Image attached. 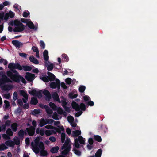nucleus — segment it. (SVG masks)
I'll return each instance as SVG.
<instances>
[{
    "mask_svg": "<svg viewBox=\"0 0 157 157\" xmlns=\"http://www.w3.org/2000/svg\"><path fill=\"white\" fill-rule=\"evenodd\" d=\"M10 70L7 71L6 74L7 76L14 82L19 83L21 82L24 84L26 83L25 79L21 76L15 69L21 70L23 69L25 71H29L32 70V67L26 65L21 66L19 63H10L8 65Z\"/></svg>",
    "mask_w": 157,
    "mask_h": 157,
    "instance_id": "obj_1",
    "label": "nucleus"
},
{
    "mask_svg": "<svg viewBox=\"0 0 157 157\" xmlns=\"http://www.w3.org/2000/svg\"><path fill=\"white\" fill-rule=\"evenodd\" d=\"M45 147L43 142H40L38 145H34L32 146V149L33 151L36 154H37L40 152V151L42 149H45Z\"/></svg>",
    "mask_w": 157,
    "mask_h": 157,
    "instance_id": "obj_2",
    "label": "nucleus"
},
{
    "mask_svg": "<svg viewBox=\"0 0 157 157\" xmlns=\"http://www.w3.org/2000/svg\"><path fill=\"white\" fill-rule=\"evenodd\" d=\"M55 81L56 82H52L50 83V87L52 89L57 88L58 89H59L60 88V81L58 78H56Z\"/></svg>",
    "mask_w": 157,
    "mask_h": 157,
    "instance_id": "obj_3",
    "label": "nucleus"
},
{
    "mask_svg": "<svg viewBox=\"0 0 157 157\" xmlns=\"http://www.w3.org/2000/svg\"><path fill=\"white\" fill-rule=\"evenodd\" d=\"M2 78H0V86L6 83L12 82L11 80L8 78L5 74L2 75Z\"/></svg>",
    "mask_w": 157,
    "mask_h": 157,
    "instance_id": "obj_4",
    "label": "nucleus"
},
{
    "mask_svg": "<svg viewBox=\"0 0 157 157\" xmlns=\"http://www.w3.org/2000/svg\"><path fill=\"white\" fill-rule=\"evenodd\" d=\"M28 134L31 136H34L35 131V128L33 126H31L29 128H26Z\"/></svg>",
    "mask_w": 157,
    "mask_h": 157,
    "instance_id": "obj_5",
    "label": "nucleus"
},
{
    "mask_svg": "<svg viewBox=\"0 0 157 157\" xmlns=\"http://www.w3.org/2000/svg\"><path fill=\"white\" fill-rule=\"evenodd\" d=\"M29 93L30 94L33 96H37L38 98H40L42 97V94L41 91L37 92L36 89H33L32 91H29Z\"/></svg>",
    "mask_w": 157,
    "mask_h": 157,
    "instance_id": "obj_6",
    "label": "nucleus"
},
{
    "mask_svg": "<svg viewBox=\"0 0 157 157\" xmlns=\"http://www.w3.org/2000/svg\"><path fill=\"white\" fill-rule=\"evenodd\" d=\"M35 77V75L33 74H31L29 72H26L25 78L26 80L29 82H32Z\"/></svg>",
    "mask_w": 157,
    "mask_h": 157,
    "instance_id": "obj_7",
    "label": "nucleus"
},
{
    "mask_svg": "<svg viewBox=\"0 0 157 157\" xmlns=\"http://www.w3.org/2000/svg\"><path fill=\"white\" fill-rule=\"evenodd\" d=\"M43 94L46 96V100H50L51 98V95L49 92L47 90H45L43 92Z\"/></svg>",
    "mask_w": 157,
    "mask_h": 157,
    "instance_id": "obj_8",
    "label": "nucleus"
},
{
    "mask_svg": "<svg viewBox=\"0 0 157 157\" xmlns=\"http://www.w3.org/2000/svg\"><path fill=\"white\" fill-rule=\"evenodd\" d=\"M54 129L58 133L60 134L61 132H64V128L63 126H58V128L54 127Z\"/></svg>",
    "mask_w": 157,
    "mask_h": 157,
    "instance_id": "obj_9",
    "label": "nucleus"
},
{
    "mask_svg": "<svg viewBox=\"0 0 157 157\" xmlns=\"http://www.w3.org/2000/svg\"><path fill=\"white\" fill-rule=\"evenodd\" d=\"M12 44L16 47H19L20 46H22L23 44L17 40H14L12 41Z\"/></svg>",
    "mask_w": 157,
    "mask_h": 157,
    "instance_id": "obj_10",
    "label": "nucleus"
},
{
    "mask_svg": "<svg viewBox=\"0 0 157 157\" xmlns=\"http://www.w3.org/2000/svg\"><path fill=\"white\" fill-rule=\"evenodd\" d=\"M71 106L73 108L75 109L76 111H78L79 110V105L75 102L72 101L71 103Z\"/></svg>",
    "mask_w": 157,
    "mask_h": 157,
    "instance_id": "obj_11",
    "label": "nucleus"
},
{
    "mask_svg": "<svg viewBox=\"0 0 157 157\" xmlns=\"http://www.w3.org/2000/svg\"><path fill=\"white\" fill-rule=\"evenodd\" d=\"M27 25L30 29H32L35 31H36L37 30V27L35 26L33 23L32 21L28 22L27 23Z\"/></svg>",
    "mask_w": 157,
    "mask_h": 157,
    "instance_id": "obj_12",
    "label": "nucleus"
},
{
    "mask_svg": "<svg viewBox=\"0 0 157 157\" xmlns=\"http://www.w3.org/2000/svg\"><path fill=\"white\" fill-rule=\"evenodd\" d=\"M47 74L48 75V77H49V81H53L55 80L56 77L53 74L49 71L47 72Z\"/></svg>",
    "mask_w": 157,
    "mask_h": 157,
    "instance_id": "obj_13",
    "label": "nucleus"
},
{
    "mask_svg": "<svg viewBox=\"0 0 157 157\" xmlns=\"http://www.w3.org/2000/svg\"><path fill=\"white\" fill-rule=\"evenodd\" d=\"M71 147H65V148H63L64 150L61 152V154L63 155H66L69 154V153L71 150Z\"/></svg>",
    "mask_w": 157,
    "mask_h": 157,
    "instance_id": "obj_14",
    "label": "nucleus"
},
{
    "mask_svg": "<svg viewBox=\"0 0 157 157\" xmlns=\"http://www.w3.org/2000/svg\"><path fill=\"white\" fill-rule=\"evenodd\" d=\"M70 139L69 138H67L66 141L65 142L64 144L63 145L62 147V149H63V148H65V147H71V145L70 144H69V142H70Z\"/></svg>",
    "mask_w": 157,
    "mask_h": 157,
    "instance_id": "obj_15",
    "label": "nucleus"
},
{
    "mask_svg": "<svg viewBox=\"0 0 157 157\" xmlns=\"http://www.w3.org/2000/svg\"><path fill=\"white\" fill-rule=\"evenodd\" d=\"M52 97L53 99L59 103H60V101L59 98L58 94L56 92H55L52 95Z\"/></svg>",
    "mask_w": 157,
    "mask_h": 157,
    "instance_id": "obj_16",
    "label": "nucleus"
},
{
    "mask_svg": "<svg viewBox=\"0 0 157 157\" xmlns=\"http://www.w3.org/2000/svg\"><path fill=\"white\" fill-rule=\"evenodd\" d=\"M48 77V76L43 74L41 76H40V78L44 82H48L49 81Z\"/></svg>",
    "mask_w": 157,
    "mask_h": 157,
    "instance_id": "obj_17",
    "label": "nucleus"
},
{
    "mask_svg": "<svg viewBox=\"0 0 157 157\" xmlns=\"http://www.w3.org/2000/svg\"><path fill=\"white\" fill-rule=\"evenodd\" d=\"M43 56L44 60L45 61H47L49 59L48 53V51L45 50L43 52Z\"/></svg>",
    "mask_w": 157,
    "mask_h": 157,
    "instance_id": "obj_18",
    "label": "nucleus"
},
{
    "mask_svg": "<svg viewBox=\"0 0 157 157\" xmlns=\"http://www.w3.org/2000/svg\"><path fill=\"white\" fill-rule=\"evenodd\" d=\"M81 144H84L85 143V139L81 136H79L77 138L75 139Z\"/></svg>",
    "mask_w": 157,
    "mask_h": 157,
    "instance_id": "obj_19",
    "label": "nucleus"
},
{
    "mask_svg": "<svg viewBox=\"0 0 157 157\" xmlns=\"http://www.w3.org/2000/svg\"><path fill=\"white\" fill-rule=\"evenodd\" d=\"M14 26L18 27H25L24 25L20 21L17 20H15L14 21Z\"/></svg>",
    "mask_w": 157,
    "mask_h": 157,
    "instance_id": "obj_20",
    "label": "nucleus"
},
{
    "mask_svg": "<svg viewBox=\"0 0 157 157\" xmlns=\"http://www.w3.org/2000/svg\"><path fill=\"white\" fill-rule=\"evenodd\" d=\"M25 29V27H15L14 28L13 31L15 32H21Z\"/></svg>",
    "mask_w": 157,
    "mask_h": 157,
    "instance_id": "obj_21",
    "label": "nucleus"
},
{
    "mask_svg": "<svg viewBox=\"0 0 157 157\" xmlns=\"http://www.w3.org/2000/svg\"><path fill=\"white\" fill-rule=\"evenodd\" d=\"M18 125L16 123H14L12 124L11 126V127L12 130L14 132H15L17 131V127Z\"/></svg>",
    "mask_w": 157,
    "mask_h": 157,
    "instance_id": "obj_22",
    "label": "nucleus"
},
{
    "mask_svg": "<svg viewBox=\"0 0 157 157\" xmlns=\"http://www.w3.org/2000/svg\"><path fill=\"white\" fill-rule=\"evenodd\" d=\"M38 102L37 98L36 97H33L31 98L30 104L32 105H36Z\"/></svg>",
    "mask_w": 157,
    "mask_h": 157,
    "instance_id": "obj_23",
    "label": "nucleus"
},
{
    "mask_svg": "<svg viewBox=\"0 0 157 157\" xmlns=\"http://www.w3.org/2000/svg\"><path fill=\"white\" fill-rule=\"evenodd\" d=\"M5 144L7 146L12 147H14L15 145L14 142L11 140L6 141L5 142Z\"/></svg>",
    "mask_w": 157,
    "mask_h": 157,
    "instance_id": "obj_24",
    "label": "nucleus"
},
{
    "mask_svg": "<svg viewBox=\"0 0 157 157\" xmlns=\"http://www.w3.org/2000/svg\"><path fill=\"white\" fill-rule=\"evenodd\" d=\"M40 156H47L48 154L46 151L45 150V149H42L40 151Z\"/></svg>",
    "mask_w": 157,
    "mask_h": 157,
    "instance_id": "obj_25",
    "label": "nucleus"
},
{
    "mask_svg": "<svg viewBox=\"0 0 157 157\" xmlns=\"http://www.w3.org/2000/svg\"><path fill=\"white\" fill-rule=\"evenodd\" d=\"M29 59L30 62L36 64H37L39 63L38 60L33 56L30 57L29 58Z\"/></svg>",
    "mask_w": 157,
    "mask_h": 157,
    "instance_id": "obj_26",
    "label": "nucleus"
},
{
    "mask_svg": "<svg viewBox=\"0 0 157 157\" xmlns=\"http://www.w3.org/2000/svg\"><path fill=\"white\" fill-rule=\"evenodd\" d=\"M47 124L46 119L45 120L44 118H42L40 121L39 125L41 127H43L44 125Z\"/></svg>",
    "mask_w": 157,
    "mask_h": 157,
    "instance_id": "obj_27",
    "label": "nucleus"
},
{
    "mask_svg": "<svg viewBox=\"0 0 157 157\" xmlns=\"http://www.w3.org/2000/svg\"><path fill=\"white\" fill-rule=\"evenodd\" d=\"M20 92L21 95L23 96L25 99H28V94L26 92L23 90H20Z\"/></svg>",
    "mask_w": 157,
    "mask_h": 157,
    "instance_id": "obj_28",
    "label": "nucleus"
},
{
    "mask_svg": "<svg viewBox=\"0 0 157 157\" xmlns=\"http://www.w3.org/2000/svg\"><path fill=\"white\" fill-rule=\"evenodd\" d=\"M45 132L46 135L47 136H50L53 134H55L56 133L55 131L53 130H46Z\"/></svg>",
    "mask_w": 157,
    "mask_h": 157,
    "instance_id": "obj_29",
    "label": "nucleus"
},
{
    "mask_svg": "<svg viewBox=\"0 0 157 157\" xmlns=\"http://www.w3.org/2000/svg\"><path fill=\"white\" fill-rule=\"evenodd\" d=\"M81 131L79 130L73 131L72 132V136L73 137H77L80 135Z\"/></svg>",
    "mask_w": 157,
    "mask_h": 157,
    "instance_id": "obj_30",
    "label": "nucleus"
},
{
    "mask_svg": "<svg viewBox=\"0 0 157 157\" xmlns=\"http://www.w3.org/2000/svg\"><path fill=\"white\" fill-rule=\"evenodd\" d=\"M102 153V150L100 148L98 150L96 153L95 156V157H101Z\"/></svg>",
    "mask_w": 157,
    "mask_h": 157,
    "instance_id": "obj_31",
    "label": "nucleus"
},
{
    "mask_svg": "<svg viewBox=\"0 0 157 157\" xmlns=\"http://www.w3.org/2000/svg\"><path fill=\"white\" fill-rule=\"evenodd\" d=\"M59 149V147L57 146L55 147L52 148L50 150V151L52 153H57L58 152Z\"/></svg>",
    "mask_w": 157,
    "mask_h": 157,
    "instance_id": "obj_32",
    "label": "nucleus"
},
{
    "mask_svg": "<svg viewBox=\"0 0 157 157\" xmlns=\"http://www.w3.org/2000/svg\"><path fill=\"white\" fill-rule=\"evenodd\" d=\"M40 142H43L42 141H40L39 138H36L34 140V143L32 142L31 143V146H33L34 145H36L40 143Z\"/></svg>",
    "mask_w": 157,
    "mask_h": 157,
    "instance_id": "obj_33",
    "label": "nucleus"
},
{
    "mask_svg": "<svg viewBox=\"0 0 157 157\" xmlns=\"http://www.w3.org/2000/svg\"><path fill=\"white\" fill-rule=\"evenodd\" d=\"M13 7L15 9V11H16L18 13L20 12V10L21 9L20 6L17 4H15L13 6Z\"/></svg>",
    "mask_w": 157,
    "mask_h": 157,
    "instance_id": "obj_34",
    "label": "nucleus"
},
{
    "mask_svg": "<svg viewBox=\"0 0 157 157\" xmlns=\"http://www.w3.org/2000/svg\"><path fill=\"white\" fill-rule=\"evenodd\" d=\"M24 130L22 129L20 130L18 132V136L20 138H23L24 136Z\"/></svg>",
    "mask_w": 157,
    "mask_h": 157,
    "instance_id": "obj_35",
    "label": "nucleus"
},
{
    "mask_svg": "<svg viewBox=\"0 0 157 157\" xmlns=\"http://www.w3.org/2000/svg\"><path fill=\"white\" fill-rule=\"evenodd\" d=\"M94 138L95 140L98 142H101L102 141V138L99 135H94Z\"/></svg>",
    "mask_w": 157,
    "mask_h": 157,
    "instance_id": "obj_36",
    "label": "nucleus"
},
{
    "mask_svg": "<svg viewBox=\"0 0 157 157\" xmlns=\"http://www.w3.org/2000/svg\"><path fill=\"white\" fill-rule=\"evenodd\" d=\"M79 109H81L82 110L85 111L86 109V107L85 105L83 103H82L79 105Z\"/></svg>",
    "mask_w": 157,
    "mask_h": 157,
    "instance_id": "obj_37",
    "label": "nucleus"
},
{
    "mask_svg": "<svg viewBox=\"0 0 157 157\" xmlns=\"http://www.w3.org/2000/svg\"><path fill=\"white\" fill-rule=\"evenodd\" d=\"M73 151H74L75 154L78 156H80L81 155V151L79 150L76 149V148L75 147L73 148Z\"/></svg>",
    "mask_w": 157,
    "mask_h": 157,
    "instance_id": "obj_38",
    "label": "nucleus"
},
{
    "mask_svg": "<svg viewBox=\"0 0 157 157\" xmlns=\"http://www.w3.org/2000/svg\"><path fill=\"white\" fill-rule=\"evenodd\" d=\"M6 134L9 135V136H11L13 135V133L11 129L10 128L7 129L6 131Z\"/></svg>",
    "mask_w": 157,
    "mask_h": 157,
    "instance_id": "obj_39",
    "label": "nucleus"
},
{
    "mask_svg": "<svg viewBox=\"0 0 157 157\" xmlns=\"http://www.w3.org/2000/svg\"><path fill=\"white\" fill-rule=\"evenodd\" d=\"M74 146L76 148H80V144L78 143V142L77 141V140H75L74 142Z\"/></svg>",
    "mask_w": 157,
    "mask_h": 157,
    "instance_id": "obj_40",
    "label": "nucleus"
},
{
    "mask_svg": "<svg viewBox=\"0 0 157 157\" xmlns=\"http://www.w3.org/2000/svg\"><path fill=\"white\" fill-rule=\"evenodd\" d=\"M8 148V147L3 143L0 145V151H3Z\"/></svg>",
    "mask_w": 157,
    "mask_h": 157,
    "instance_id": "obj_41",
    "label": "nucleus"
},
{
    "mask_svg": "<svg viewBox=\"0 0 157 157\" xmlns=\"http://www.w3.org/2000/svg\"><path fill=\"white\" fill-rule=\"evenodd\" d=\"M77 96L78 95L77 94L73 93H70L69 94V98L71 99L76 98Z\"/></svg>",
    "mask_w": 157,
    "mask_h": 157,
    "instance_id": "obj_42",
    "label": "nucleus"
},
{
    "mask_svg": "<svg viewBox=\"0 0 157 157\" xmlns=\"http://www.w3.org/2000/svg\"><path fill=\"white\" fill-rule=\"evenodd\" d=\"M66 137V135L64 132H62L61 133V142L62 143H63L65 141V139Z\"/></svg>",
    "mask_w": 157,
    "mask_h": 157,
    "instance_id": "obj_43",
    "label": "nucleus"
},
{
    "mask_svg": "<svg viewBox=\"0 0 157 157\" xmlns=\"http://www.w3.org/2000/svg\"><path fill=\"white\" fill-rule=\"evenodd\" d=\"M14 144L17 145H19L20 144V141L19 139L17 137H15L14 138Z\"/></svg>",
    "mask_w": 157,
    "mask_h": 157,
    "instance_id": "obj_44",
    "label": "nucleus"
},
{
    "mask_svg": "<svg viewBox=\"0 0 157 157\" xmlns=\"http://www.w3.org/2000/svg\"><path fill=\"white\" fill-rule=\"evenodd\" d=\"M49 105L50 107H51L53 110H55L57 108L56 105L54 103L51 102L49 103Z\"/></svg>",
    "mask_w": 157,
    "mask_h": 157,
    "instance_id": "obj_45",
    "label": "nucleus"
},
{
    "mask_svg": "<svg viewBox=\"0 0 157 157\" xmlns=\"http://www.w3.org/2000/svg\"><path fill=\"white\" fill-rule=\"evenodd\" d=\"M8 15V16H9L11 18H13L14 16V13L10 11L8 13H6V15Z\"/></svg>",
    "mask_w": 157,
    "mask_h": 157,
    "instance_id": "obj_46",
    "label": "nucleus"
},
{
    "mask_svg": "<svg viewBox=\"0 0 157 157\" xmlns=\"http://www.w3.org/2000/svg\"><path fill=\"white\" fill-rule=\"evenodd\" d=\"M54 65L53 64H49L47 67V70L49 71H52L54 68Z\"/></svg>",
    "mask_w": 157,
    "mask_h": 157,
    "instance_id": "obj_47",
    "label": "nucleus"
},
{
    "mask_svg": "<svg viewBox=\"0 0 157 157\" xmlns=\"http://www.w3.org/2000/svg\"><path fill=\"white\" fill-rule=\"evenodd\" d=\"M86 87L84 86H81L79 88V92L81 93H82L84 92Z\"/></svg>",
    "mask_w": 157,
    "mask_h": 157,
    "instance_id": "obj_48",
    "label": "nucleus"
},
{
    "mask_svg": "<svg viewBox=\"0 0 157 157\" xmlns=\"http://www.w3.org/2000/svg\"><path fill=\"white\" fill-rule=\"evenodd\" d=\"M67 120L68 122L71 123V122H73L74 121V119L73 117L71 116H69L67 117Z\"/></svg>",
    "mask_w": 157,
    "mask_h": 157,
    "instance_id": "obj_49",
    "label": "nucleus"
},
{
    "mask_svg": "<svg viewBox=\"0 0 157 157\" xmlns=\"http://www.w3.org/2000/svg\"><path fill=\"white\" fill-rule=\"evenodd\" d=\"M62 56L63 58L65 59V61L66 62H67L69 60V58L66 54H62Z\"/></svg>",
    "mask_w": 157,
    "mask_h": 157,
    "instance_id": "obj_50",
    "label": "nucleus"
},
{
    "mask_svg": "<svg viewBox=\"0 0 157 157\" xmlns=\"http://www.w3.org/2000/svg\"><path fill=\"white\" fill-rule=\"evenodd\" d=\"M64 111L63 109L61 108H59L57 110V112L60 115H62Z\"/></svg>",
    "mask_w": 157,
    "mask_h": 157,
    "instance_id": "obj_51",
    "label": "nucleus"
},
{
    "mask_svg": "<svg viewBox=\"0 0 157 157\" xmlns=\"http://www.w3.org/2000/svg\"><path fill=\"white\" fill-rule=\"evenodd\" d=\"M72 82V79L71 78H67L65 79L66 82L68 85H70L71 84Z\"/></svg>",
    "mask_w": 157,
    "mask_h": 157,
    "instance_id": "obj_52",
    "label": "nucleus"
},
{
    "mask_svg": "<svg viewBox=\"0 0 157 157\" xmlns=\"http://www.w3.org/2000/svg\"><path fill=\"white\" fill-rule=\"evenodd\" d=\"M83 99L85 102H87L89 100H90V97L87 95H85L83 97Z\"/></svg>",
    "mask_w": 157,
    "mask_h": 157,
    "instance_id": "obj_53",
    "label": "nucleus"
},
{
    "mask_svg": "<svg viewBox=\"0 0 157 157\" xmlns=\"http://www.w3.org/2000/svg\"><path fill=\"white\" fill-rule=\"evenodd\" d=\"M58 115L57 113L55 112L54 113L53 115H52V117L55 120H58L59 119L58 117Z\"/></svg>",
    "mask_w": 157,
    "mask_h": 157,
    "instance_id": "obj_54",
    "label": "nucleus"
},
{
    "mask_svg": "<svg viewBox=\"0 0 157 157\" xmlns=\"http://www.w3.org/2000/svg\"><path fill=\"white\" fill-rule=\"evenodd\" d=\"M46 121L47 122V124H52L53 122H54V121L52 119H46Z\"/></svg>",
    "mask_w": 157,
    "mask_h": 157,
    "instance_id": "obj_55",
    "label": "nucleus"
},
{
    "mask_svg": "<svg viewBox=\"0 0 157 157\" xmlns=\"http://www.w3.org/2000/svg\"><path fill=\"white\" fill-rule=\"evenodd\" d=\"M0 63H3L5 65H6L8 63L7 61L3 59H0Z\"/></svg>",
    "mask_w": 157,
    "mask_h": 157,
    "instance_id": "obj_56",
    "label": "nucleus"
},
{
    "mask_svg": "<svg viewBox=\"0 0 157 157\" xmlns=\"http://www.w3.org/2000/svg\"><path fill=\"white\" fill-rule=\"evenodd\" d=\"M4 102L5 104V108L6 109L8 108L10 106L9 102L7 100H4Z\"/></svg>",
    "mask_w": 157,
    "mask_h": 157,
    "instance_id": "obj_57",
    "label": "nucleus"
},
{
    "mask_svg": "<svg viewBox=\"0 0 157 157\" xmlns=\"http://www.w3.org/2000/svg\"><path fill=\"white\" fill-rule=\"evenodd\" d=\"M2 137L3 139H10V137L9 135H7L6 134H3L2 135Z\"/></svg>",
    "mask_w": 157,
    "mask_h": 157,
    "instance_id": "obj_58",
    "label": "nucleus"
},
{
    "mask_svg": "<svg viewBox=\"0 0 157 157\" xmlns=\"http://www.w3.org/2000/svg\"><path fill=\"white\" fill-rule=\"evenodd\" d=\"M29 14L30 13L29 12H27L26 11H24L23 13V16L25 18H26Z\"/></svg>",
    "mask_w": 157,
    "mask_h": 157,
    "instance_id": "obj_59",
    "label": "nucleus"
},
{
    "mask_svg": "<svg viewBox=\"0 0 157 157\" xmlns=\"http://www.w3.org/2000/svg\"><path fill=\"white\" fill-rule=\"evenodd\" d=\"M17 103L18 105L22 106L23 105V102L21 99H18L17 100Z\"/></svg>",
    "mask_w": 157,
    "mask_h": 157,
    "instance_id": "obj_60",
    "label": "nucleus"
},
{
    "mask_svg": "<svg viewBox=\"0 0 157 157\" xmlns=\"http://www.w3.org/2000/svg\"><path fill=\"white\" fill-rule=\"evenodd\" d=\"M40 46L42 49H44L45 48V44L44 41L42 40L40 41Z\"/></svg>",
    "mask_w": 157,
    "mask_h": 157,
    "instance_id": "obj_61",
    "label": "nucleus"
},
{
    "mask_svg": "<svg viewBox=\"0 0 157 157\" xmlns=\"http://www.w3.org/2000/svg\"><path fill=\"white\" fill-rule=\"evenodd\" d=\"M100 128V130H101L102 131L104 132H106V131L105 130V129L106 130L107 128L105 126H104L103 125H101Z\"/></svg>",
    "mask_w": 157,
    "mask_h": 157,
    "instance_id": "obj_62",
    "label": "nucleus"
},
{
    "mask_svg": "<svg viewBox=\"0 0 157 157\" xmlns=\"http://www.w3.org/2000/svg\"><path fill=\"white\" fill-rule=\"evenodd\" d=\"M88 142L89 143V144L92 145L94 143L93 139L92 138H90L88 140Z\"/></svg>",
    "mask_w": 157,
    "mask_h": 157,
    "instance_id": "obj_63",
    "label": "nucleus"
},
{
    "mask_svg": "<svg viewBox=\"0 0 157 157\" xmlns=\"http://www.w3.org/2000/svg\"><path fill=\"white\" fill-rule=\"evenodd\" d=\"M33 113H32L33 114H39L40 113V110L36 109H35L33 111Z\"/></svg>",
    "mask_w": 157,
    "mask_h": 157,
    "instance_id": "obj_64",
    "label": "nucleus"
}]
</instances>
